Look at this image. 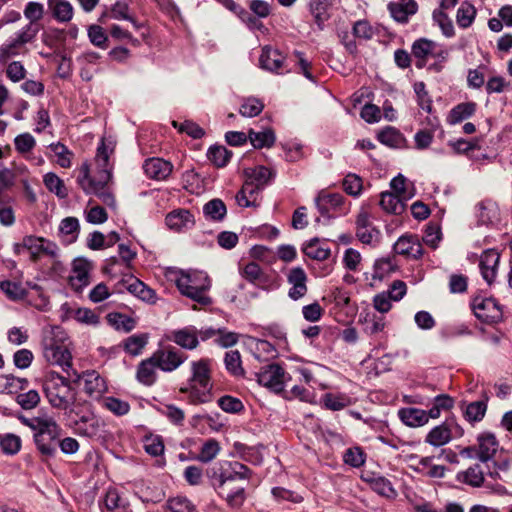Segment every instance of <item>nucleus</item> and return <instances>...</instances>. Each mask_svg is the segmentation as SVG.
I'll use <instances>...</instances> for the list:
<instances>
[{"label":"nucleus","instance_id":"nucleus-1","mask_svg":"<svg viewBox=\"0 0 512 512\" xmlns=\"http://www.w3.org/2000/svg\"><path fill=\"white\" fill-rule=\"evenodd\" d=\"M23 422L34 431V442L41 455L54 457L62 431L57 422L51 417H33Z\"/></svg>","mask_w":512,"mask_h":512},{"label":"nucleus","instance_id":"nucleus-2","mask_svg":"<svg viewBox=\"0 0 512 512\" xmlns=\"http://www.w3.org/2000/svg\"><path fill=\"white\" fill-rule=\"evenodd\" d=\"M44 392L53 408L71 410L76 402L77 391L70 381L56 372L47 374L44 381Z\"/></svg>","mask_w":512,"mask_h":512},{"label":"nucleus","instance_id":"nucleus-3","mask_svg":"<svg viewBox=\"0 0 512 512\" xmlns=\"http://www.w3.org/2000/svg\"><path fill=\"white\" fill-rule=\"evenodd\" d=\"M96 164L99 168L98 179L90 177L89 165L84 163L80 169V175L77 179L78 184L86 194H90L91 190L107 188V183L111 180L112 174L109 169V153L104 142L97 149Z\"/></svg>","mask_w":512,"mask_h":512},{"label":"nucleus","instance_id":"nucleus-4","mask_svg":"<svg viewBox=\"0 0 512 512\" xmlns=\"http://www.w3.org/2000/svg\"><path fill=\"white\" fill-rule=\"evenodd\" d=\"M176 284L183 295L203 306L211 304V298L206 295V291L210 288V279L206 273L194 271L182 274Z\"/></svg>","mask_w":512,"mask_h":512},{"label":"nucleus","instance_id":"nucleus-5","mask_svg":"<svg viewBox=\"0 0 512 512\" xmlns=\"http://www.w3.org/2000/svg\"><path fill=\"white\" fill-rule=\"evenodd\" d=\"M60 330H52L42 341L43 356L52 365L60 366L67 372L72 368V356L67 346L59 336Z\"/></svg>","mask_w":512,"mask_h":512},{"label":"nucleus","instance_id":"nucleus-6","mask_svg":"<svg viewBox=\"0 0 512 512\" xmlns=\"http://www.w3.org/2000/svg\"><path fill=\"white\" fill-rule=\"evenodd\" d=\"M188 356L172 345H165L157 349L152 354V359L156 361L158 368L163 372H173L179 368Z\"/></svg>","mask_w":512,"mask_h":512},{"label":"nucleus","instance_id":"nucleus-7","mask_svg":"<svg viewBox=\"0 0 512 512\" xmlns=\"http://www.w3.org/2000/svg\"><path fill=\"white\" fill-rule=\"evenodd\" d=\"M471 307L475 316L484 323H497L503 318L502 308L494 298L475 297Z\"/></svg>","mask_w":512,"mask_h":512},{"label":"nucleus","instance_id":"nucleus-8","mask_svg":"<svg viewBox=\"0 0 512 512\" xmlns=\"http://www.w3.org/2000/svg\"><path fill=\"white\" fill-rule=\"evenodd\" d=\"M24 246L30 253V259L33 262L38 261L42 256H49L54 259L57 258L59 254L57 244L42 237L33 235L25 236Z\"/></svg>","mask_w":512,"mask_h":512},{"label":"nucleus","instance_id":"nucleus-9","mask_svg":"<svg viewBox=\"0 0 512 512\" xmlns=\"http://www.w3.org/2000/svg\"><path fill=\"white\" fill-rule=\"evenodd\" d=\"M257 382L269 388L275 393H280L284 389L285 372L278 364H271L264 367L260 372L256 373Z\"/></svg>","mask_w":512,"mask_h":512},{"label":"nucleus","instance_id":"nucleus-10","mask_svg":"<svg viewBox=\"0 0 512 512\" xmlns=\"http://www.w3.org/2000/svg\"><path fill=\"white\" fill-rule=\"evenodd\" d=\"M500 254L495 249L485 250L479 260V268L483 279L491 285L497 276Z\"/></svg>","mask_w":512,"mask_h":512},{"label":"nucleus","instance_id":"nucleus-11","mask_svg":"<svg viewBox=\"0 0 512 512\" xmlns=\"http://www.w3.org/2000/svg\"><path fill=\"white\" fill-rule=\"evenodd\" d=\"M167 339L186 350H194L199 345L198 330L193 326L173 330Z\"/></svg>","mask_w":512,"mask_h":512},{"label":"nucleus","instance_id":"nucleus-12","mask_svg":"<svg viewBox=\"0 0 512 512\" xmlns=\"http://www.w3.org/2000/svg\"><path fill=\"white\" fill-rule=\"evenodd\" d=\"M143 170L148 178L162 181L170 176L173 165L162 158L153 157L144 162Z\"/></svg>","mask_w":512,"mask_h":512},{"label":"nucleus","instance_id":"nucleus-13","mask_svg":"<svg viewBox=\"0 0 512 512\" xmlns=\"http://www.w3.org/2000/svg\"><path fill=\"white\" fill-rule=\"evenodd\" d=\"M287 281L291 285L289 289V297L298 300L307 293V275L301 267H295L289 270Z\"/></svg>","mask_w":512,"mask_h":512},{"label":"nucleus","instance_id":"nucleus-14","mask_svg":"<svg viewBox=\"0 0 512 512\" xmlns=\"http://www.w3.org/2000/svg\"><path fill=\"white\" fill-rule=\"evenodd\" d=\"M394 251L412 259H419L423 255V248L416 235H403L394 244Z\"/></svg>","mask_w":512,"mask_h":512},{"label":"nucleus","instance_id":"nucleus-15","mask_svg":"<svg viewBox=\"0 0 512 512\" xmlns=\"http://www.w3.org/2000/svg\"><path fill=\"white\" fill-rule=\"evenodd\" d=\"M192 376L190 384L198 385L202 389L211 388V369L209 359H200L191 363Z\"/></svg>","mask_w":512,"mask_h":512},{"label":"nucleus","instance_id":"nucleus-16","mask_svg":"<svg viewBox=\"0 0 512 512\" xmlns=\"http://www.w3.org/2000/svg\"><path fill=\"white\" fill-rule=\"evenodd\" d=\"M460 408L464 419L474 426L476 423L481 422L486 415L488 408L487 399L470 403L462 402Z\"/></svg>","mask_w":512,"mask_h":512},{"label":"nucleus","instance_id":"nucleus-17","mask_svg":"<svg viewBox=\"0 0 512 512\" xmlns=\"http://www.w3.org/2000/svg\"><path fill=\"white\" fill-rule=\"evenodd\" d=\"M478 446L477 457L482 462H487L492 459L498 449V441L492 433H482L477 438Z\"/></svg>","mask_w":512,"mask_h":512},{"label":"nucleus","instance_id":"nucleus-18","mask_svg":"<svg viewBox=\"0 0 512 512\" xmlns=\"http://www.w3.org/2000/svg\"><path fill=\"white\" fill-rule=\"evenodd\" d=\"M166 225L173 230L181 231L194 226L195 220L192 213L187 209H177L166 216Z\"/></svg>","mask_w":512,"mask_h":512},{"label":"nucleus","instance_id":"nucleus-19","mask_svg":"<svg viewBox=\"0 0 512 512\" xmlns=\"http://www.w3.org/2000/svg\"><path fill=\"white\" fill-rule=\"evenodd\" d=\"M82 378L84 380V391L90 397L98 398L107 389L104 378L94 370L84 372Z\"/></svg>","mask_w":512,"mask_h":512},{"label":"nucleus","instance_id":"nucleus-20","mask_svg":"<svg viewBox=\"0 0 512 512\" xmlns=\"http://www.w3.org/2000/svg\"><path fill=\"white\" fill-rule=\"evenodd\" d=\"M388 9L396 21L405 23L417 12V3L415 0H396L388 5Z\"/></svg>","mask_w":512,"mask_h":512},{"label":"nucleus","instance_id":"nucleus-21","mask_svg":"<svg viewBox=\"0 0 512 512\" xmlns=\"http://www.w3.org/2000/svg\"><path fill=\"white\" fill-rule=\"evenodd\" d=\"M263 187L249 181L248 179L244 182L241 190L236 195V201L240 206L243 207H256L258 206L257 197Z\"/></svg>","mask_w":512,"mask_h":512},{"label":"nucleus","instance_id":"nucleus-22","mask_svg":"<svg viewBox=\"0 0 512 512\" xmlns=\"http://www.w3.org/2000/svg\"><path fill=\"white\" fill-rule=\"evenodd\" d=\"M451 439V425L447 420L444 423L431 429L430 432L426 435L425 442L434 447H440L449 443Z\"/></svg>","mask_w":512,"mask_h":512},{"label":"nucleus","instance_id":"nucleus-23","mask_svg":"<svg viewBox=\"0 0 512 512\" xmlns=\"http://www.w3.org/2000/svg\"><path fill=\"white\" fill-rule=\"evenodd\" d=\"M90 264L86 260L78 259L74 261L72 274L69 277L71 286L79 290L89 283Z\"/></svg>","mask_w":512,"mask_h":512},{"label":"nucleus","instance_id":"nucleus-24","mask_svg":"<svg viewBox=\"0 0 512 512\" xmlns=\"http://www.w3.org/2000/svg\"><path fill=\"white\" fill-rule=\"evenodd\" d=\"M344 201L340 193H328L321 191L315 199L316 206L322 215H326L331 210L339 208Z\"/></svg>","mask_w":512,"mask_h":512},{"label":"nucleus","instance_id":"nucleus-25","mask_svg":"<svg viewBox=\"0 0 512 512\" xmlns=\"http://www.w3.org/2000/svg\"><path fill=\"white\" fill-rule=\"evenodd\" d=\"M476 108L477 104L475 102L459 103L450 110L447 116V123L455 125L469 119L475 114Z\"/></svg>","mask_w":512,"mask_h":512},{"label":"nucleus","instance_id":"nucleus-26","mask_svg":"<svg viewBox=\"0 0 512 512\" xmlns=\"http://www.w3.org/2000/svg\"><path fill=\"white\" fill-rule=\"evenodd\" d=\"M48 9L53 18L61 23L69 22L74 13L73 6L66 0H48Z\"/></svg>","mask_w":512,"mask_h":512},{"label":"nucleus","instance_id":"nucleus-27","mask_svg":"<svg viewBox=\"0 0 512 512\" xmlns=\"http://www.w3.org/2000/svg\"><path fill=\"white\" fill-rule=\"evenodd\" d=\"M157 368L158 365L156 364V361L152 359V356L141 361L137 368V380L146 386H151L156 381Z\"/></svg>","mask_w":512,"mask_h":512},{"label":"nucleus","instance_id":"nucleus-28","mask_svg":"<svg viewBox=\"0 0 512 512\" xmlns=\"http://www.w3.org/2000/svg\"><path fill=\"white\" fill-rule=\"evenodd\" d=\"M250 474L251 471L247 466L236 462L233 467V474H229L228 476H226L223 473H221L218 478V484L214 485L219 490L218 493L223 494V492L226 490V485H230L232 482L235 481L236 478L248 479L250 477Z\"/></svg>","mask_w":512,"mask_h":512},{"label":"nucleus","instance_id":"nucleus-29","mask_svg":"<svg viewBox=\"0 0 512 512\" xmlns=\"http://www.w3.org/2000/svg\"><path fill=\"white\" fill-rule=\"evenodd\" d=\"M284 56L277 49L265 47L260 55V65L269 71H278L283 66Z\"/></svg>","mask_w":512,"mask_h":512},{"label":"nucleus","instance_id":"nucleus-30","mask_svg":"<svg viewBox=\"0 0 512 512\" xmlns=\"http://www.w3.org/2000/svg\"><path fill=\"white\" fill-rule=\"evenodd\" d=\"M401 421L409 427H420L427 423L426 410L419 408H402L398 412Z\"/></svg>","mask_w":512,"mask_h":512},{"label":"nucleus","instance_id":"nucleus-31","mask_svg":"<svg viewBox=\"0 0 512 512\" xmlns=\"http://www.w3.org/2000/svg\"><path fill=\"white\" fill-rule=\"evenodd\" d=\"M436 44L427 39H419L412 45V54L417 59L415 65L417 68H423L426 64V57L433 54Z\"/></svg>","mask_w":512,"mask_h":512},{"label":"nucleus","instance_id":"nucleus-32","mask_svg":"<svg viewBox=\"0 0 512 512\" xmlns=\"http://www.w3.org/2000/svg\"><path fill=\"white\" fill-rule=\"evenodd\" d=\"M404 200L405 199L400 197V195L391 192H382L379 204L387 213L398 215L405 210Z\"/></svg>","mask_w":512,"mask_h":512},{"label":"nucleus","instance_id":"nucleus-33","mask_svg":"<svg viewBox=\"0 0 512 512\" xmlns=\"http://www.w3.org/2000/svg\"><path fill=\"white\" fill-rule=\"evenodd\" d=\"M303 252L311 259L323 261L329 258L330 249L325 242H320L318 238L310 240L303 248Z\"/></svg>","mask_w":512,"mask_h":512},{"label":"nucleus","instance_id":"nucleus-34","mask_svg":"<svg viewBox=\"0 0 512 512\" xmlns=\"http://www.w3.org/2000/svg\"><path fill=\"white\" fill-rule=\"evenodd\" d=\"M79 231V221L75 217H66L59 225V232L67 244H71L76 241Z\"/></svg>","mask_w":512,"mask_h":512},{"label":"nucleus","instance_id":"nucleus-35","mask_svg":"<svg viewBox=\"0 0 512 512\" xmlns=\"http://www.w3.org/2000/svg\"><path fill=\"white\" fill-rule=\"evenodd\" d=\"M248 138L256 149H261L263 147H271L275 143L276 137L272 129H266L261 132H255L253 129H250L248 132Z\"/></svg>","mask_w":512,"mask_h":512},{"label":"nucleus","instance_id":"nucleus-36","mask_svg":"<svg viewBox=\"0 0 512 512\" xmlns=\"http://www.w3.org/2000/svg\"><path fill=\"white\" fill-rule=\"evenodd\" d=\"M224 364L226 370L234 377H244L245 370L242 367L241 355L238 350H230L225 353Z\"/></svg>","mask_w":512,"mask_h":512},{"label":"nucleus","instance_id":"nucleus-37","mask_svg":"<svg viewBox=\"0 0 512 512\" xmlns=\"http://www.w3.org/2000/svg\"><path fill=\"white\" fill-rule=\"evenodd\" d=\"M457 480L472 487H480L484 482V473L480 465L476 464L466 471L458 473Z\"/></svg>","mask_w":512,"mask_h":512},{"label":"nucleus","instance_id":"nucleus-38","mask_svg":"<svg viewBox=\"0 0 512 512\" xmlns=\"http://www.w3.org/2000/svg\"><path fill=\"white\" fill-rule=\"evenodd\" d=\"M203 213L207 219L221 221L227 213L226 205L221 199H212L203 206Z\"/></svg>","mask_w":512,"mask_h":512},{"label":"nucleus","instance_id":"nucleus-39","mask_svg":"<svg viewBox=\"0 0 512 512\" xmlns=\"http://www.w3.org/2000/svg\"><path fill=\"white\" fill-rule=\"evenodd\" d=\"M476 13L477 10L471 3L467 1L462 2L456 14L458 26L461 28L470 27L476 17Z\"/></svg>","mask_w":512,"mask_h":512},{"label":"nucleus","instance_id":"nucleus-40","mask_svg":"<svg viewBox=\"0 0 512 512\" xmlns=\"http://www.w3.org/2000/svg\"><path fill=\"white\" fill-rule=\"evenodd\" d=\"M210 388L201 390L198 385L190 384V387L181 388V393H187L189 402L193 405L210 401Z\"/></svg>","mask_w":512,"mask_h":512},{"label":"nucleus","instance_id":"nucleus-41","mask_svg":"<svg viewBox=\"0 0 512 512\" xmlns=\"http://www.w3.org/2000/svg\"><path fill=\"white\" fill-rule=\"evenodd\" d=\"M104 505L110 512H125L127 503L117 490L109 489L104 498Z\"/></svg>","mask_w":512,"mask_h":512},{"label":"nucleus","instance_id":"nucleus-42","mask_svg":"<svg viewBox=\"0 0 512 512\" xmlns=\"http://www.w3.org/2000/svg\"><path fill=\"white\" fill-rule=\"evenodd\" d=\"M107 320L111 326L117 330H123L129 332L135 327V320L127 315L121 313H109Z\"/></svg>","mask_w":512,"mask_h":512},{"label":"nucleus","instance_id":"nucleus-43","mask_svg":"<svg viewBox=\"0 0 512 512\" xmlns=\"http://www.w3.org/2000/svg\"><path fill=\"white\" fill-rule=\"evenodd\" d=\"M324 405L327 409L332 411H339L351 404V400L345 394H332L327 393L323 397Z\"/></svg>","mask_w":512,"mask_h":512},{"label":"nucleus","instance_id":"nucleus-44","mask_svg":"<svg viewBox=\"0 0 512 512\" xmlns=\"http://www.w3.org/2000/svg\"><path fill=\"white\" fill-rule=\"evenodd\" d=\"M44 184L50 192L55 193L59 198L63 199L68 196L64 182L56 174L47 173L44 176Z\"/></svg>","mask_w":512,"mask_h":512},{"label":"nucleus","instance_id":"nucleus-45","mask_svg":"<svg viewBox=\"0 0 512 512\" xmlns=\"http://www.w3.org/2000/svg\"><path fill=\"white\" fill-rule=\"evenodd\" d=\"M378 140L389 147H398L403 141L402 134L394 127H387L378 133Z\"/></svg>","mask_w":512,"mask_h":512},{"label":"nucleus","instance_id":"nucleus-46","mask_svg":"<svg viewBox=\"0 0 512 512\" xmlns=\"http://www.w3.org/2000/svg\"><path fill=\"white\" fill-rule=\"evenodd\" d=\"M103 406L116 416L126 415L130 411L128 402L112 396L103 399Z\"/></svg>","mask_w":512,"mask_h":512},{"label":"nucleus","instance_id":"nucleus-47","mask_svg":"<svg viewBox=\"0 0 512 512\" xmlns=\"http://www.w3.org/2000/svg\"><path fill=\"white\" fill-rule=\"evenodd\" d=\"M207 155L217 167H224L229 162L232 153L224 146H213L208 150Z\"/></svg>","mask_w":512,"mask_h":512},{"label":"nucleus","instance_id":"nucleus-48","mask_svg":"<svg viewBox=\"0 0 512 512\" xmlns=\"http://www.w3.org/2000/svg\"><path fill=\"white\" fill-rule=\"evenodd\" d=\"M226 485V490L221 496H224L228 505L237 508L240 507L245 500V489L244 487H228Z\"/></svg>","mask_w":512,"mask_h":512},{"label":"nucleus","instance_id":"nucleus-49","mask_svg":"<svg viewBox=\"0 0 512 512\" xmlns=\"http://www.w3.org/2000/svg\"><path fill=\"white\" fill-rule=\"evenodd\" d=\"M0 447L5 454L14 455L21 448V439L11 433L0 435Z\"/></svg>","mask_w":512,"mask_h":512},{"label":"nucleus","instance_id":"nucleus-50","mask_svg":"<svg viewBox=\"0 0 512 512\" xmlns=\"http://www.w3.org/2000/svg\"><path fill=\"white\" fill-rule=\"evenodd\" d=\"M219 451V442L215 439H209L202 445L197 459L203 463H208L218 455Z\"/></svg>","mask_w":512,"mask_h":512},{"label":"nucleus","instance_id":"nucleus-51","mask_svg":"<svg viewBox=\"0 0 512 512\" xmlns=\"http://www.w3.org/2000/svg\"><path fill=\"white\" fill-rule=\"evenodd\" d=\"M147 344V336L142 335H132L126 339L124 342V348L127 353L132 356L139 355L143 348Z\"/></svg>","mask_w":512,"mask_h":512},{"label":"nucleus","instance_id":"nucleus-52","mask_svg":"<svg viewBox=\"0 0 512 512\" xmlns=\"http://www.w3.org/2000/svg\"><path fill=\"white\" fill-rule=\"evenodd\" d=\"M0 288L12 300L23 299L26 296V290L17 282L2 281Z\"/></svg>","mask_w":512,"mask_h":512},{"label":"nucleus","instance_id":"nucleus-53","mask_svg":"<svg viewBox=\"0 0 512 512\" xmlns=\"http://www.w3.org/2000/svg\"><path fill=\"white\" fill-rule=\"evenodd\" d=\"M263 108L264 105L260 100L248 98L242 103L239 112L244 117H254L260 114Z\"/></svg>","mask_w":512,"mask_h":512},{"label":"nucleus","instance_id":"nucleus-54","mask_svg":"<svg viewBox=\"0 0 512 512\" xmlns=\"http://www.w3.org/2000/svg\"><path fill=\"white\" fill-rule=\"evenodd\" d=\"M273 173L264 166H258L248 174V180L254 181L255 184L265 187L272 178Z\"/></svg>","mask_w":512,"mask_h":512},{"label":"nucleus","instance_id":"nucleus-55","mask_svg":"<svg viewBox=\"0 0 512 512\" xmlns=\"http://www.w3.org/2000/svg\"><path fill=\"white\" fill-rule=\"evenodd\" d=\"M50 149L56 154L58 157L57 163L62 168H69L71 166V157L72 152L62 143H52L50 145Z\"/></svg>","mask_w":512,"mask_h":512},{"label":"nucleus","instance_id":"nucleus-56","mask_svg":"<svg viewBox=\"0 0 512 512\" xmlns=\"http://www.w3.org/2000/svg\"><path fill=\"white\" fill-rule=\"evenodd\" d=\"M363 188L362 179L356 174H348L343 180L344 191L351 196H358Z\"/></svg>","mask_w":512,"mask_h":512},{"label":"nucleus","instance_id":"nucleus-57","mask_svg":"<svg viewBox=\"0 0 512 512\" xmlns=\"http://www.w3.org/2000/svg\"><path fill=\"white\" fill-rule=\"evenodd\" d=\"M167 507L171 512H197L190 500L180 496L170 499Z\"/></svg>","mask_w":512,"mask_h":512},{"label":"nucleus","instance_id":"nucleus-58","mask_svg":"<svg viewBox=\"0 0 512 512\" xmlns=\"http://www.w3.org/2000/svg\"><path fill=\"white\" fill-rule=\"evenodd\" d=\"M173 126L180 132L186 133L194 139H199L205 134L204 130L193 121L186 120L182 123L173 121Z\"/></svg>","mask_w":512,"mask_h":512},{"label":"nucleus","instance_id":"nucleus-59","mask_svg":"<svg viewBox=\"0 0 512 512\" xmlns=\"http://www.w3.org/2000/svg\"><path fill=\"white\" fill-rule=\"evenodd\" d=\"M17 403L25 410L35 408L40 402V396L36 390L20 393L16 398Z\"/></svg>","mask_w":512,"mask_h":512},{"label":"nucleus","instance_id":"nucleus-60","mask_svg":"<svg viewBox=\"0 0 512 512\" xmlns=\"http://www.w3.org/2000/svg\"><path fill=\"white\" fill-rule=\"evenodd\" d=\"M356 236L363 244L372 245L379 241L380 232L371 225L357 229Z\"/></svg>","mask_w":512,"mask_h":512},{"label":"nucleus","instance_id":"nucleus-61","mask_svg":"<svg viewBox=\"0 0 512 512\" xmlns=\"http://www.w3.org/2000/svg\"><path fill=\"white\" fill-rule=\"evenodd\" d=\"M433 19L438 23L442 32L447 37L454 35V26L448 15L442 10H435L433 12Z\"/></svg>","mask_w":512,"mask_h":512},{"label":"nucleus","instance_id":"nucleus-62","mask_svg":"<svg viewBox=\"0 0 512 512\" xmlns=\"http://www.w3.org/2000/svg\"><path fill=\"white\" fill-rule=\"evenodd\" d=\"M26 74L27 71L20 61H12L7 65L6 76L14 83L25 79Z\"/></svg>","mask_w":512,"mask_h":512},{"label":"nucleus","instance_id":"nucleus-63","mask_svg":"<svg viewBox=\"0 0 512 512\" xmlns=\"http://www.w3.org/2000/svg\"><path fill=\"white\" fill-rule=\"evenodd\" d=\"M90 41L97 47L106 48L108 37L104 29L99 25H91L88 29Z\"/></svg>","mask_w":512,"mask_h":512},{"label":"nucleus","instance_id":"nucleus-64","mask_svg":"<svg viewBox=\"0 0 512 512\" xmlns=\"http://www.w3.org/2000/svg\"><path fill=\"white\" fill-rule=\"evenodd\" d=\"M16 150L21 153L30 152L36 145L34 137L30 133H23L14 139Z\"/></svg>","mask_w":512,"mask_h":512}]
</instances>
